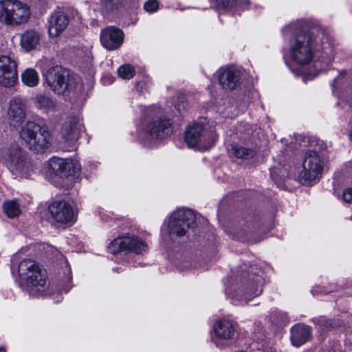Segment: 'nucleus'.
Here are the masks:
<instances>
[{
    "label": "nucleus",
    "instance_id": "obj_1",
    "mask_svg": "<svg viewBox=\"0 0 352 352\" xmlns=\"http://www.w3.org/2000/svg\"><path fill=\"white\" fill-rule=\"evenodd\" d=\"M302 21L292 22L282 28L285 38H290L288 55L297 65L305 66L314 62V74H306L302 80H312L320 71L324 70L334 58V49L327 36H323L321 45L318 39H314L311 34L302 30Z\"/></svg>",
    "mask_w": 352,
    "mask_h": 352
},
{
    "label": "nucleus",
    "instance_id": "obj_2",
    "mask_svg": "<svg viewBox=\"0 0 352 352\" xmlns=\"http://www.w3.org/2000/svg\"><path fill=\"white\" fill-rule=\"evenodd\" d=\"M251 269L249 272L242 271L236 278L226 288V295L235 305H244L254 298L259 296L263 291L264 283L263 272H254Z\"/></svg>",
    "mask_w": 352,
    "mask_h": 352
},
{
    "label": "nucleus",
    "instance_id": "obj_3",
    "mask_svg": "<svg viewBox=\"0 0 352 352\" xmlns=\"http://www.w3.org/2000/svg\"><path fill=\"white\" fill-rule=\"evenodd\" d=\"M148 117L144 119L138 128V136L143 144L151 146L172 133V124L160 109L148 108Z\"/></svg>",
    "mask_w": 352,
    "mask_h": 352
},
{
    "label": "nucleus",
    "instance_id": "obj_4",
    "mask_svg": "<svg viewBox=\"0 0 352 352\" xmlns=\"http://www.w3.org/2000/svg\"><path fill=\"white\" fill-rule=\"evenodd\" d=\"M16 257L12 261V275L18 276L20 280L26 285L31 295L42 294L45 291L47 280L39 266L30 259H24L17 263Z\"/></svg>",
    "mask_w": 352,
    "mask_h": 352
},
{
    "label": "nucleus",
    "instance_id": "obj_5",
    "mask_svg": "<svg viewBox=\"0 0 352 352\" xmlns=\"http://www.w3.org/2000/svg\"><path fill=\"white\" fill-rule=\"evenodd\" d=\"M195 223V216L191 210L178 208L163 223L161 234L164 238L174 240L176 237L185 235L188 229L192 228Z\"/></svg>",
    "mask_w": 352,
    "mask_h": 352
},
{
    "label": "nucleus",
    "instance_id": "obj_6",
    "mask_svg": "<svg viewBox=\"0 0 352 352\" xmlns=\"http://www.w3.org/2000/svg\"><path fill=\"white\" fill-rule=\"evenodd\" d=\"M19 135L27 146L37 153L43 152L52 143V136L47 126L34 122H27L22 126Z\"/></svg>",
    "mask_w": 352,
    "mask_h": 352
},
{
    "label": "nucleus",
    "instance_id": "obj_7",
    "mask_svg": "<svg viewBox=\"0 0 352 352\" xmlns=\"http://www.w3.org/2000/svg\"><path fill=\"white\" fill-rule=\"evenodd\" d=\"M2 161L16 177L28 178L33 171L25 153L16 144L12 145L3 151Z\"/></svg>",
    "mask_w": 352,
    "mask_h": 352
},
{
    "label": "nucleus",
    "instance_id": "obj_8",
    "mask_svg": "<svg viewBox=\"0 0 352 352\" xmlns=\"http://www.w3.org/2000/svg\"><path fill=\"white\" fill-rule=\"evenodd\" d=\"M325 154L323 151L309 150L306 152L302 162V170L298 179L301 184L309 185L319 180L325 164Z\"/></svg>",
    "mask_w": 352,
    "mask_h": 352
},
{
    "label": "nucleus",
    "instance_id": "obj_9",
    "mask_svg": "<svg viewBox=\"0 0 352 352\" xmlns=\"http://www.w3.org/2000/svg\"><path fill=\"white\" fill-rule=\"evenodd\" d=\"M30 7L18 0H0V22L16 26L27 23L30 18Z\"/></svg>",
    "mask_w": 352,
    "mask_h": 352
},
{
    "label": "nucleus",
    "instance_id": "obj_10",
    "mask_svg": "<svg viewBox=\"0 0 352 352\" xmlns=\"http://www.w3.org/2000/svg\"><path fill=\"white\" fill-rule=\"evenodd\" d=\"M217 139L214 131H207L199 122L190 125L185 132V141L190 148L204 151L212 147Z\"/></svg>",
    "mask_w": 352,
    "mask_h": 352
},
{
    "label": "nucleus",
    "instance_id": "obj_11",
    "mask_svg": "<svg viewBox=\"0 0 352 352\" xmlns=\"http://www.w3.org/2000/svg\"><path fill=\"white\" fill-rule=\"evenodd\" d=\"M43 76L44 85L56 94L63 95L75 88L74 78L60 66L50 67Z\"/></svg>",
    "mask_w": 352,
    "mask_h": 352
},
{
    "label": "nucleus",
    "instance_id": "obj_12",
    "mask_svg": "<svg viewBox=\"0 0 352 352\" xmlns=\"http://www.w3.org/2000/svg\"><path fill=\"white\" fill-rule=\"evenodd\" d=\"M19 81L18 61L10 54H0V87L12 88Z\"/></svg>",
    "mask_w": 352,
    "mask_h": 352
},
{
    "label": "nucleus",
    "instance_id": "obj_13",
    "mask_svg": "<svg viewBox=\"0 0 352 352\" xmlns=\"http://www.w3.org/2000/svg\"><path fill=\"white\" fill-rule=\"evenodd\" d=\"M214 341L217 345L223 342H232L236 340L239 332L237 324L232 320L221 319L213 326Z\"/></svg>",
    "mask_w": 352,
    "mask_h": 352
},
{
    "label": "nucleus",
    "instance_id": "obj_14",
    "mask_svg": "<svg viewBox=\"0 0 352 352\" xmlns=\"http://www.w3.org/2000/svg\"><path fill=\"white\" fill-rule=\"evenodd\" d=\"M50 168L58 176L67 178L78 174L81 166L78 161L53 157L49 161Z\"/></svg>",
    "mask_w": 352,
    "mask_h": 352
},
{
    "label": "nucleus",
    "instance_id": "obj_15",
    "mask_svg": "<svg viewBox=\"0 0 352 352\" xmlns=\"http://www.w3.org/2000/svg\"><path fill=\"white\" fill-rule=\"evenodd\" d=\"M83 130V122L79 116L69 117L63 124L61 135L71 149L75 148L76 142Z\"/></svg>",
    "mask_w": 352,
    "mask_h": 352
},
{
    "label": "nucleus",
    "instance_id": "obj_16",
    "mask_svg": "<svg viewBox=\"0 0 352 352\" xmlns=\"http://www.w3.org/2000/svg\"><path fill=\"white\" fill-rule=\"evenodd\" d=\"M48 210L54 221L60 224L72 225L76 221V214L72 206L65 201L52 202Z\"/></svg>",
    "mask_w": 352,
    "mask_h": 352
},
{
    "label": "nucleus",
    "instance_id": "obj_17",
    "mask_svg": "<svg viewBox=\"0 0 352 352\" xmlns=\"http://www.w3.org/2000/svg\"><path fill=\"white\" fill-rule=\"evenodd\" d=\"M123 32L114 26L102 30L100 34V43L107 50H116L120 47L124 41Z\"/></svg>",
    "mask_w": 352,
    "mask_h": 352
},
{
    "label": "nucleus",
    "instance_id": "obj_18",
    "mask_svg": "<svg viewBox=\"0 0 352 352\" xmlns=\"http://www.w3.org/2000/svg\"><path fill=\"white\" fill-rule=\"evenodd\" d=\"M148 234L146 232L125 234L126 251L142 254L148 250Z\"/></svg>",
    "mask_w": 352,
    "mask_h": 352
},
{
    "label": "nucleus",
    "instance_id": "obj_19",
    "mask_svg": "<svg viewBox=\"0 0 352 352\" xmlns=\"http://www.w3.org/2000/svg\"><path fill=\"white\" fill-rule=\"evenodd\" d=\"M10 123L14 126L21 124L26 117V104L23 99L14 97L10 99L7 111Z\"/></svg>",
    "mask_w": 352,
    "mask_h": 352
},
{
    "label": "nucleus",
    "instance_id": "obj_20",
    "mask_svg": "<svg viewBox=\"0 0 352 352\" xmlns=\"http://www.w3.org/2000/svg\"><path fill=\"white\" fill-rule=\"evenodd\" d=\"M219 82L226 89H234L239 84L240 72L233 67L221 69L218 71Z\"/></svg>",
    "mask_w": 352,
    "mask_h": 352
},
{
    "label": "nucleus",
    "instance_id": "obj_21",
    "mask_svg": "<svg viewBox=\"0 0 352 352\" xmlns=\"http://www.w3.org/2000/svg\"><path fill=\"white\" fill-rule=\"evenodd\" d=\"M69 23L68 17L62 12H55L49 19L48 33L51 38L60 36Z\"/></svg>",
    "mask_w": 352,
    "mask_h": 352
},
{
    "label": "nucleus",
    "instance_id": "obj_22",
    "mask_svg": "<svg viewBox=\"0 0 352 352\" xmlns=\"http://www.w3.org/2000/svg\"><path fill=\"white\" fill-rule=\"evenodd\" d=\"M42 34L35 30H28L20 36V46L25 52L37 50L41 44Z\"/></svg>",
    "mask_w": 352,
    "mask_h": 352
},
{
    "label": "nucleus",
    "instance_id": "obj_23",
    "mask_svg": "<svg viewBox=\"0 0 352 352\" xmlns=\"http://www.w3.org/2000/svg\"><path fill=\"white\" fill-rule=\"evenodd\" d=\"M311 335L309 327L304 324H296L291 329V342L293 345L300 346L305 344Z\"/></svg>",
    "mask_w": 352,
    "mask_h": 352
},
{
    "label": "nucleus",
    "instance_id": "obj_24",
    "mask_svg": "<svg viewBox=\"0 0 352 352\" xmlns=\"http://www.w3.org/2000/svg\"><path fill=\"white\" fill-rule=\"evenodd\" d=\"M219 7H222L234 12L245 10L249 5V0H208Z\"/></svg>",
    "mask_w": 352,
    "mask_h": 352
},
{
    "label": "nucleus",
    "instance_id": "obj_25",
    "mask_svg": "<svg viewBox=\"0 0 352 352\" xmlns=\"http://www.w3.org/2000/svg\"><path fill=\"white\" fill-rule=\"evenodd\" d=\"M22 82L30 87L38 85L39 82V75L33 68H27L21 74Z\"/></svg>",
    "mask_w": 352,
    "mask_h": 352
},
{
    "label": "nucleus",
    "instance_id": "obj_26",
    "mask_svg": "<svg viewBox=\"0 0 352 352\" xmlns=\"http://www.w3.org/2000/svg\"><path fill=\"white\" fill-rule=\"evenodd\" d=\"M109 252L117 254L122 251H126L125 234L113 239L107 246Z\"/></svg>",
    "mask_w": 352,
    "mask_h": 352
},
{
    "label": "nucleus",
    "instance_id": "obj_27",
    "mask_svg": "<svg viewBox=\"0 0 352 352\" xmlns=\"http://www.w3.org/2000/svg\"><path fill=\"white\" fill-rule=\"evenodd\" d=\"M36 107L45 111H52L55 108L54 102L49 97L39 95L35 98Z\"/></svg>",
    "mask_w": 352,
    "mask_h": 352
},
{
    "label": "nucleus",
    "instance_id": "obj_28",
    "mask_svg": "<svg viewBox=\"0 0 352 352\" xmlns=\"http://www.w3.org/2000/svg\"><path fill=\"white\" fill-rule=\"evenodd\" d=\"M3 211L10 218H14L21 213V208L16 201H7L3 204Z\"/></svg>",
    "mask_w": 352,
    "mask_h": 352
},
{
    "label": "nucleus",
    "instance_id": "obj_29",
    "mask_svg": "<svg viewBox=\"0 0 352 352\" xmlns=\"http://www.w3.org/2000/svg\"><path fill=\"white\" fill-rule=\"evenodd\" d=\"M231 150L232 154L237 158L248 159L255 155L254 151L238 145H232Z\"/></svg>",
    "mask_w": 352,
    "mask_h": 352
},
{
    "label": "nucleus",
    "instance_id": "obj_30",
    "mask_svg": "<svg viewBox=\"0 0 352 352\" xmlns=\"http://www.w3.org/2000/svg\"><path fill=\"white\" fill-rule=\"evenodd\" d=\"M118 74L121 78L124 80H129L135 76V71L132 65L125 64L118 68Z\"/></svg>",
    "mask_w": 352,
    "mask_h": 352
},
{
    "label": "nucleus",
    "instance_id": "obj_31",
    "mask_svg": "<svg viewBox=\"0 0 352 352\" xmlns=\"http://www.w3.org/2000/svg\"><path fill=\"white\" fill-rule=\"evenodd\" d=\"M159 7L157 0H148L144 3V9L148 12H155Z\"/></svg>",
    "mask_w": 352,
    "mask_h": 352
},
{
    "label": "nucleus",
    "instance_id": "obj_32",
    "mask_svg": "<svg viewBox=\"0 0 352 352\" xmlns=\"http://www.w3.org/2000/svg\"><path fill=\"white\" fill-rule=\"evenodd\" d=\"M66 267H67V276L65 278V280L67 282V285H65V287L63 289L65 292H67L70 288H71V285H70V282L72 280V274H71V269H70V267L67 265V263H66Z\"/></svg>",
    "mask_w": 352,
    "mask_h": 352
},
{
    "label": "nucleus",
    "instance_id": "obj_33",
    "mask_svg": "<svg viewBox=\"0 0 352 352\" xmlns=\"http://www.w3.org/2000/svg\"><path fill=\"white\" fill-rule=\"evenodd\" d=\"M342 199L345 202H352V188L345 189L342 192Z\"/></svg>",
    "mask_w": 352,
    "mask_h": 352
},
{
    "label": "nucleus",
    "instance_id": "obj_34",
    "mask_svg": "<svg viewBox=\"0 0 352 352\" xmlns=\"http://www.w3.org/2000/svg\"><path fill=\"white\" fill-rule=\"evenodd\" d=\"M320 322L324 329L329 330L333 327L331 320L327 321L324 318H322Z\"/></svg>",
    "mask_w": 352,
    "mask_h": 352
},
{
    "label": "nucleus",
    "instance_id": "obj_35",
    "mask_svg": "<svg viewBox=\"0 0 352 352\" xmlns=\"http://www.w3.org/2000/svg\"><path fill=\"white\" fill-rule=\"evenodd\" d=\"M278 314L280 315L281 318H283V317H285V314L280 313V311Z\"/></svg>",
    "mask_w": 352,
    "mask_h": 352
},
{
    "label": "nucleus",
    "instance_id": "obj_36",
    "mask_svg": "<svg viewBox=\"0 0 352 352\" xmlns=\"http://www.w3.org/2000/svg\"><path fill=\"white\" fill-rule=\"evenodd\" d=\"M0 352H6V349L3 347H0Z\"/></svg>",
    "mask_w": 352,
    "mask_h": 352
},
{
    "label": "nucleus",
    "instance_id": "obj_37",
    "mask_svg": "<svg viewBox=\"0 0 352 352\" xmlns=\"http://www.w3.org/2000/svg\"><path fill=\"white\" fill-rule=\"evenodd\" d=\"M350 135V138H351V140H352V131L350 132V135Z\"/></svg>",
    "mask_w": 352,
    "mask_h": 352
}]
</instances>
